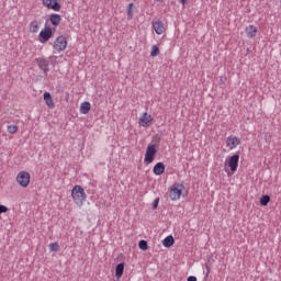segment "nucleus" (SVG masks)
Segmentation results:
<instances>
[{"instance_id":"obj_1","label":"nucleus","mask_w":281,"mask_h":281,"mask_svg":"<svg viewBox=\"0 0 281 281\" xmlns=\"http://www.w3.org/2000/svg\"><path fill=\"white\" fill-rule=\"evenodd\" d=\"M70 196L72 199V203L77 205V207H82L85 203H87V192L85 191V188L80 184H76L71 189Z\"/></svg>"},{"instance_id":"obj_2","label":"nucleus","mask_w":281,"mask_h":281,"mask_svg":"<svg viewBox=\"0 0 281 281\" xmlns=\"http://www.w3.org/2000/svg\"><path fill=\"white\" fill-rule=\"evenodd\" d=\"M183 192H186V186L183 183H175L169 191V199L171 201H179Z\"/></svg>"},{"instance_id":"obj_3","label":"nucleus","mask_w":281,"mask_h":281,"mask_svg":"<svg viewBox=\"0 0 281 281\" xmlns=\"http://www.w3.org/2000/svg\"><path fill=\"white\" fill-rule=\"evenodd\" d=\"M15 181L20 188H27L30 186V181H32V176L30 172L22 170L18 172Z\"/></svg>"},{"instance_id":"obj_4","label":"nucleus","mask_w":281,"mask_h":281,"mask_svg":"<svg viewBox=\"0 0 281 281\" xmlns=\"http://www.w3.org/2000/svg\"><path fill=\"white\" fill-rule=\"evenodd\" d=\"M67 37L64 35H59L55 38L54 43H53V49L54 52H57L58 54H60V52H65V49H67Z\"/></svg>"},{"instance_id":"obj_5","label":"nucleus","mask_w":281,"mask_h":281,"mask_svg":"<svg viewBox=\"0 0 281 281\" xmlns=\"http://www.w3.org/2000/svg\"><path fill=\"white\" fill-rule=\"evenodd\" d=\"M54 37V31H52V26H44L38 34V41L45 45V43H49V40Z\"/></svg>"},{"instance_id":"obj_6","label":"nucleus","mask_w":281,"mask_h":281,"mask_svg":"<svg viewBox=\"0 0 281 281\" xmlns=\"http://www.w3.org/2000/svg\"><path fill=\"white\" fill-rule=\"evenodd\" d=\"M154 122H155V119L153 117L151 114H148V112H144L143 114L139 115L138 125L142 126L143 128H150Z\"/></svg>"},{"instance_id":"obj_7","label":"nucleus","mask_w":281,"mask_h":281,"mask_svg":"<svg viewBox=\"0 0 281 281\" xmlns=\"http://www.w3.org/2000/svg\"><path fill=\"white\" fill-rule=\"evenodd\" d=\"M156 155H157V145L155 144L148 145L145 153L144 162L147 165L153 164L155 161Z\"/></svg>"},{"instance_id":"obj_8","label":"nucleus","mask_w":281,"mask_h":281,"mask_svg":"<svg viewBox=\"0 0 281 281\" xmlns=\"http://www.w3.org/2000/svg\"><path fill=\"white\" fill-rule=\"evenodd\" d=\"M42 3L44 8H47V10H53V12H60V9L63 8L58 0H42Z\"/></svg>"},{"instance_id":"obj_9","label":"nucleus","mask_w":281,"mask_h":281,"mask_svg":"<svg viewBox=\"0 0 281 281\" xmlns=\"http://www.w3.org/2000/svg\"><path fill=\"white\" fill-rule=\"evenodd\" d=\"M238 161H240V155L238 154H235L227 159L228 168H231L232 172L238 170Z\"/></svg>"},{"instance_id":"obj_10","label":"nucleus","mask_w":281,"mask_h":281,"mask_svg":"<svg viewBox=\"0 0 281 281\" xmlns=\"http://www.w3.org/2000/svg\"><path fill=\"white\" fill-rule=\"evenodd\" d=\"M240 146V139L238 136H228L226 138V147L228 150H235V148H238Z\"/></svg>"},{"instance_id":"obj_11","label":"nucleus","mask_w":281,"mask_h":281,"mask_svg":"<svg viewBox=\"0 0 281 281\" xmlns=\"http://www.w3.org/2000/svg\"><path fill=\"white\" fill-rule=\"evenodd\" d=\"M35 61L38 68L47 76V74H49V59L36 58Z\"/></svg>"},{"instance_id":"obj_12","label":"nucleus","mask_w":281,"mask_h":281,"mask_svg":"<svg viewBox=\"0 0 281 281\" xmlns=\"http://www.w3.org/2000/svg\"><path fill=\"white\" fill-rule=\"evenodd\" d=\"M41 25H43V22L41 20H33L29 24V32L31 34H38L41 31Z\"/></svg>"},{"instance_id":"obj_13","label":"nucleus","mask_w":281,"mask_h":281,"mask_svg":"<svg viewBox=\"0 0 281 281\" xmlns=\"http://www.w3.org/2000/svg\"><path fill=\"white\" fill-rule=\"evenodd\" d=\"M245 34L247 38H256L258 36V26L249 24L245 27Z\"/></svg>"},{"instance_id":"obj_14","label":"nucleus","mask_w":281,"mask_h":281,"mask_svg":"<svg viewBox=\"0 0 281 281\" xmlns=\"http://www.w3.org/2000/svg\"><path fill=\"white\" fill-rule=\"evenodd\" d=\"M151 25H153L156 34H158V36H161V34H166V24H164V22L158 20L156 22H153Z\"/></svg>"},{"instance_id":"obj_15","label":"nucleus","mask_w":281,"mask_h":281,"mask_svg":"<svg viewBox=\"0 0 281 281\" xmlns=\"http://www.w3.org/2000/svg\"><path fill=\"white\" fill-rule=\"evenodd\" d=\"M48 21L53 27H58V25H60V22L63 21V18L58 13H53L49 15Z\"/></svg>"},{"instance_id":"obj_16","label":"nucleus","mask_w":281,"mask_h":281,"mask_svg":"<svg viewBox=\"0 0 281 281\" xmlns=\"http://www.w3.org/2000/svg\"><path fill=\"white\" fill-rule=\"evenodd\" d=\"M43 98H44V102H45L46 106H48V109H54V106H56V104L54 103V99L52 98V93L44 92Z\"/></svg>"},{"instance_id":"obj_17","label":"nucleus","mask_w":281,"mask_h":281,"mask_svg":"<svg viewBox=\"0 0 281 281\" xmlns=\"http://www.w3.org/2000/svg\"><path fill=\"white\" fill-rule=\"evenodd\" d=\"M154 175L160 176L164 175V172H166V165H164V162H158L154 166L153 169Z\"/></svg>"},{"instance_id":"obj_18","label":"nucleus","mask_w":281,"mask_h":281,"mask_svg":"<svg viewBox=\"0 0 281 281\" xmlns=\"http://www.w3.org/2000/svg\"><path fill=\"white\" fill-rule=\"evenodd\" d=\"M80 113L82 115H87V113H89V111H91V103L88 101H85L80 104V109H79Z\"/></svg>"},{"instance_id":"obj_19","label":"nucleus","mask_w":281,"mask_h":281,"mask_svg":"<svg viewBox=\"0 0 281 281\" xmlns=\"http://www.w3.org/2000/svg\"><path fill=\"white\" fill-rule=\"evenodd\" d=\"M162 245L164 247H172V245H175V237H172V235L167 236L162 240Z\"/></svg>"},{"instance_id":"obj_20","label":"nucleus","mask_w":281,"mask_h":281,"mask_svg":"<svg viewBox=\"0 0 281 281\" xmlns=\"http://www.w3.org/2000/svg\"><path fill=\"white\" fill-rule=\"evenodd\" d=\"M115 276H116L117 280H120V278H122V276H124V263H119L116 266Z\"/></svg>"},{"instance_id":"obj_21","label":"nucleus","mask_w":281,"mask_h":281,"mask_svg":"<svg viewBox=\"0 0 281 281\" xmlns=\"http://www.w3.org/2000/svg\"><path fill=\"white\" fill-rule=\"evenodd\" d=\"M159 54H160L159 46L158 45L151 46V50H150L151 58H156V56H159Z\"/></svg>"},{"instance_id":"obj_22","label":"nucleus","mask_w":281,"mask_h":281,"mask_svg":"<svg viewBox=\"0 0 281 281\" xmlns=\"http://www.w3.org/2000/svg\"><path fill=\"white\" fill-rule=\"evenodd\" d=\"M270 201H271V198L269 195H263L260 199V205H263V206L269 205Z\"/></svg>"},{"instance_id":"obj_23","label":"nucleus","mask_w":281,"mask_h":281,"mask_svg":"<svg viewBox=\"0 0 281 281\" xmlns=\"http://www.w3.org/2000/svg\"><path fill=\"white\" fill-rule=\"evenodd\" d=\"M7 131H8V133H10V135H14V133H16L19 131V126H16V125H9Z\"/></svg>"},{"instance_id":"obj_24","label":"nucleus","mask_w":281,"mask_h":281,"mask_svg":"<svg viewBox=\"0 0 281 281\" xmlns=\"http://www.w3.org/2000/svg\"><path fill=\"white\" fill-rule=\"evenodd\" d=\"M139 249L143 251H146L148 249V241L147 240H140L138 244Z\"/></svg>"},{"instance_id":"obj_25","label":"nucleus","mask_w":281,"mask_h":281,"mask_svg":"<svg viewBox=\"0 0 281 281\" xmlns=\"http://www.w3.org/2000/svg\"><path fill=\"white\" fill-rule=\"evenodd\" d=\"M49 249L50 251H59L60 245H58V243H52L49 244Z\"/></svg>"},{"instance_id":"obj_26","label":"nucleus","mask_w":281,"mask_h":281,"mask_svg":"<svg viewBox=\"0 0 281 281\" xmlns=\"http://www.w3.org/2000/svg\"><path fill=\"white\" fill-rule=\"evenodd\" d=\"M127 16H128V19H133V3L128 4Z\"/></svg>"},{"instance_id":"obj_27","label":"nucleus","mask_w":281,"mask_h":281,"mask_svg":"<svg viewBox=\"0 0 281 281\" xmlns=\"http://www.w3.org/2000/svg\"><path fill=\"white\" fill-rule=\"evenodd\" d=\"M9 210L8 206L0 204V214H5Z\"/></svg>"},{"instance_id":"obj_28","label":"nucleus","mask_w":281,"mask_h":281,"mask_svg":"<svg viewBox=\"0 0 281 281\" xmlns=\"http://www.w3.org/2000/svg\"><path fill=\"white\" fill-rule=\"evenodd\" d=\"M48 60L52 61V65H56V60H58V56H55V55L49 56V57H48Z\"/></svg>"},{"instance_id":"obj_29","label":"nucleus","mask_w":281,"mask_h":281,"mask_svg":"<svg viewBox=\"0 0 281 281\" xmlns=\"http://www.w3.org/2000/svg\"><path fill=\"white\" fill-rule=\"evenodd\" d=\"M157 207H159V198H157V199L153 202V210H157Z\"/></svg>"},{"instance_id":"obj_30","label":"nucleus","mask_w":281,"mask_h":281,"mask_svg":"<svg viewBox=\"0 0 281 281\" xmlns=\"http://www.w3.org/2000/svg\"><path fill=\"white\" fill-rule=\"evenodd\" d=\"M187 281H196V277H189L188 279H187Z\"/></svg>"},{"instance_id":"obj_31","label":"nucleus","mask_w":281,"mask_h":281,"mask_svg":"<svg viewBox=\"0 0 281 281\" xmlns=\"http://www.w3.org/2000/svg\"><path fill=\"white\" fill-rule=\"evenodd\" d=\"M186 1H187V0H180V2L182 3V5H186Z\"/></svg>"},{"instance_id":"obj_32","label":"nucleus","mask_w":281,"mask_h":281,"mask_svg":"<svg viewBox=\"0 0 281 281\" xmlns=\"http://www.w3.org/2000/svg\"><path fill=\"white\" fill-rule=\"evenodd\" d=\"M206 269H207V274H210V267H209V266H206Z\"/></svg>"},{"instance_id":"obj_33","label":"nucleus","mask_w":281,"mask_h":281,"mask_svg":"<svg viewBox=\"0 0 281 281\" xmlns=\"http://www.w3.org/2000/svg\"><path fill=\"white\" fill-rule=\"evenodd\" d=\"M158 3H161V1H164V0H156Z\"/></svg>"},{"instance_id":"obj_34","label":"nucleus","mask_w":281,"mask_h":281,"mask_svg":"<svg viewBox=\"0 0 281 281\" xmlns=\"http://www.w3.org/2000/svg\"><path fill=\"white\" fill-rule=\"evenodd\" d=\"M227 176H228V177H232V173L227 172Z\"/></svg>"}]
</instances>
